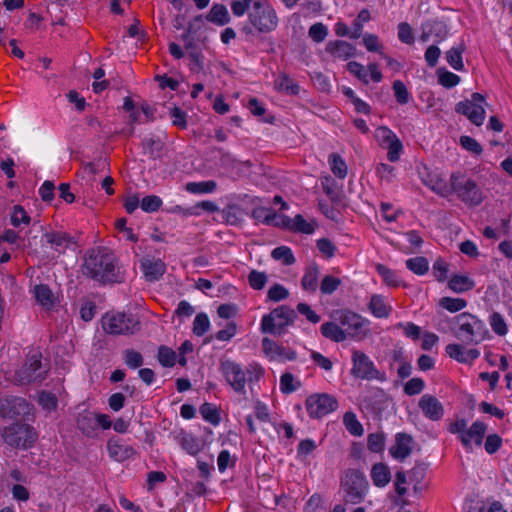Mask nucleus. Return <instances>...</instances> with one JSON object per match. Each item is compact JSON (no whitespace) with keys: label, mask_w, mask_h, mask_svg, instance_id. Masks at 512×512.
I'll use <instances>...</instances> for the list:
<instances>
[{"label":"nucleus","mask_w":512,"mask_h":512,"mask_svg":"<svg viewBox=\"0 0 512 512\" xmlns=\"http://www.w3.org/2000/svg\"><path fill=\"white\" fill-rule=\"evenodd\" d=\"M343 424L347 431L353 436H361L364 432L362 424L354 412L348 411L343 416Z\"/></svg>","instance_id":"nucleus-40"},{"label":"nucleus","mask_w":512,"mask_h":512,"mask_svg":"<svg viewBox=\"0 0 512 512\" xmlns=\"http://www.w3.org/2000/svg\"><path fill=\"white\" fill-rule=\"evenodd\" d=\"M34 297L37 303L45 310L53 309L58 302L57 296H55L51 289L44 284L36 285L34 287Z\"/></svg>","instance_id":"nucleus-30"},{"label":"nucleus","mask_w":512,"mask_h":512,"mask_svg":"<svg viewBox=\"0 0 512 512\" xmlns=\"http://www.w3.org/2000/svg\"><path fill=\"white\" fill-rule=\"evenodd\" d=\"M2 436L8 445L22 448L31 446L37 438L34 429L23 423H15L5 428Z\"/></svg>","instance_id":"nucleus-12"},{"label":"nucleus","mask_w":512,"mask_h":512,"mask_svg":"<svg viewBox=\"0 0 512 512\" xmlns=\"http://www.w3.org/2000/svg\"><path fill=\"white\" fill-rule=\"evenodd\" d=\"M210 328V320L205 313H198L193 322V333L203 336Z\"/></svg>","instance_id":"nucleus-54"},{"label":"nucleus","mask_w":512,"mask_h":512,"mask_svg":"<svg viewBox=\"0 0 512 512\" xmlns=\"http://www.w3.org/2000/svg\"><path fill=\"white\" fill-rule=\"evenodd\" d=\"M158 360L163 366L172 367L176 363V353L166 346H161L158 351Z\"/></svg>","instance_id":"nucleus-60"},{"label":"nucleus","mask_w":512,"mask_h":512,"mask_svg":"<svg viewBox=\"0 0 512 512\" xmlns=\"http://www.w3.org/2000/svg\"><path fill=\"white\" fill-rule=\"evenodd\" d=\"M43 238L45 243L58 253H64L74 243L72 237L63 231L46 232Z\"/></svg>","instance_id":"nucleus-24"},{"label":"nucleus","mask_w":512,"mask_h":512,"mask_svg":"<svg viewBox=\"0 0 512 512\" xmlns=\"http://www.w3.org/2000/svg\"><path fill=\"white\" fill-rule=\"evenodd\" d=\"M162 205V200L156 195H149L141 200V209L145 212L152 213L157 211Z\"/></svg>","instance_id":"nucleus-64"},{"label":"nucleus","mask_w":512,"mask_h":512,"mask_svg":"<svg viewBox=\"0 0 512 512\" xmlns=\"http://www.w3.org/2000/svg\"><path fill=\"white\" fill-rule=\"evenodd\" d=\"M418 405L423 415L431 421H439L444 416L442 403L433 395L424 394Z\"/></svg>","instance_id":"nucleus-21"},{"label":"nucleus","mask_w":512,"mask_h":512,"mask_svg":"<svg viewBox=\"0 0 512 512\" xmlns=\"http://www.w3.org/2000/svg\"><path fill=\"white\" fill-rule=\"evenodd\" d=\"M186 190L192 194L213 193L217 188V183L213 180L201 182H189L186 184Z\"/></svg>","instance_id":"nucleus-42"},{"label":"nucleus","mask_w":512,"mask_h":512,"mask_svg":"<svg viewBox=\"0 0 512 512\" xmlns=\"http://www.w3.org/2000/svg\"><path fill=\"white\" fill-rule=\"evenodd\" d=\"M107 450L110 458L117 462L125 461L131 458L135 453L131 446L116 438H110L108 440Z\"/></svg>","instance_id":"nucleus-26"},{"label":"nucleus","mask_w":512,"mask_h":512,"mask_svg":"<svg viewBox=\"0 0 512 512\" xmlns=\"http://www.w3.org/2000/svg\"><path fill=\"white\" fill-rule=\"evenodd\" d=\"M438 306L450 313H456L467 306V301L463 298L442 297L438 301Z\"/></svg>","instance_id":"nucleus-41"},{"label":"nucleus","mask_w":512,"mask_h":512,"mask_svg":"<svg viewBox=\"0 0 512 512\" xmlns=\"http://www.w3.org/2000/svg\"><path fill=\"white\" fill-rule=\"evenodd\" d=\"M451 194L455 193L457 197L469 206H478L483 201V193L477 183L464 174L456 172L450 176Z\"/></svg>","instance_id":"nucleus-5"},{"label":"nucleus","mask_w":512,"mask_h":512,"mask_svg":"<svg viewBox=\"0 0 512 512\" xmlns=\"http://www.w3.org/2000/svg\"><path fill=\"white\" fill-rule=\"evenodd\" d=\"M262 347L265 355L270 361H293L296 359V352L278 345L276 342L269 338L262 340Z\"/></svg>","instance_id":"nucleus-19"},{"label":"nucleus","mask_w":512,"mask_h":512,"mask_svg":"<svg viewBox=\"0 0 512 512\" xmlns=\"http://www.w3.org/2000/svg\"><path fill=\"white\" fill-rule=\"evenodd\" d=\"M438 81L442 86L446 88H452L459 84L460 77L453 72L447 70H439Z\"/></svg>","instance_id":"nucleus-61"},{"label":"nucleus","mask_w":512,"mask_h":512,"mask_svg":"<svg viewBox=\"0 0 512 512\" xmlns=\"http://www.w3.org/2000/svg\"><path fill=\"white\" fill-rule=\"evenodd\" d=\"M362 43L368 52H375L380 56L384 53V46L379 37L375 34H364L362 37Z\"/></svg>","instance_id":"nucleus-46"},{"label":"nucleus","mask_w":512,"mask_h":512,"mask_svg":"<svg viewBox=\"0 0 512 512\" xmlns=\"http://www.w3.org/2000/svg\"><path fill=\"white\" fill-rule=\"evenodd\" d=\"M405 264L410 271L419 276L425 275L429 270V262L422 256L409 258Z\"/></svg>","instance_id":"nucleus-44"},{"label":"nucleus","mask_w":512,"mask_h":512,"mask_svg":"<svg viewBox=\"0 0 512 512\" xmlns=\"http://www.w3.org/2000/svg\"><path fill=\"white\" fill-rule=\"evenodd\" d=\"M317 448V445L312 439L302 440L297 447V458L304 462L307 457Z\"/></svg>","instance_id":"nucleus-58"},{"label":"nucleus","mask_w":512,"mask_h":512,"mask_svg":"<svg viewBox=\"0 0 512 512\" xmlns=\"http://www.w3.org/2000/svg\"><path fill=\"white\" fill-rule=\"evenodd\" d=\"M445 351L450 358L463 364H472L480 356V351L478 349H467L458 343L448 344Z\"/></svg>","instance_id":"nucleus-22"},{"label":"nucleus","mask_w":512,"mask_h":512,"mask_svg":"<svg viewBox=\"0 0 512 512\" xmlns=\"http://www.w3.org/2000/svg\"><path fill=\"white\" fill-rule=\"evenodd\" d=\"M370 476L376 487L383 488L391 481V472L385 463H376L372 466Z\"/></svg>","instance_id":"nucleus-33"},{"label":"nucleus","mask_w":512,"mask_h":512,"mask_svg":"<svg viewBox=\"0 0 512 512\" xmlns=\"http://www.w3.org/2000/svg\"><path fill=\"white\" fill-rule=\"evenodd\" d=\"M319 275V266L315 263L310 264L304 271V275L301 279V287L305 291L314 293L318 287Z\"/></svg>","instance_id":"nucleus-35"},{"label":"nucleus","mask_w":512,"mask_h":512,"mask_svg":"<svg viewBox=\"0 0 512 512\" xmlns=\"http://www.w3.org/2000/svg\"><path fill=\"white\" fill-rule=\"evenodd\" d=\"M338 321L342 326V331L346 335V339L351 338L356 341H361L370 333V321L355 312L349 310L341 311Z\"/></svg>","instance_id":"nucleus-7"},{"label":"nucleus","mask_w":512,"mask_h":512,"mask_svg":"<svg viewBox=\"0 0 512 512\" xmlns=\"http://www.w3.org/2000/svg\"><path fill=\"white\" fill-rule=\"evenodd\" d=\"M368 309L376 318H388L393 311L388 298L381 294L371 295Z\"/></svg>","instance_id":"nucleus-25"},{"label":"nucleus","mask_w":512,"mask_h":512,"mask_svg":"<svg viewBox=\"0 0 512 512\" xmlns=\"http://www.w3.org/2000/svg\"><path fill=\"white\" fill-rule=\"evenodd\" d=\"M328 33V27L321 22L314 23L308 31L309 37L316 43L323 42Z\"/></svg>","instance_id":"nucleus-53"},{"label":"nucleus","mask_w":512,"mask_h":512,"mask_svg":"<svg viewBox=\"0 0 512 512\" xmlns=\"http://www.w3.org/2000/svg\"><path fill=\"white\" fill-rule=\"evenodd\" d=\"M351 355L352 368L351 374L361 380H379L386 379L385 373L380 372L374 362L364 352L353 349Z\"/></svg>","instance_id":"nucleus-8"},{"label":"nucleus","mask_w":512,"mask_h":512,"mask_svg":"<svg viewBox=\"0 0 512 512\" xmlns=\"http://www.w3.org/2000/svg\"><path fill=\"white\" fill-rule=\"evenodd\" d=\"M275 88L278 91L285 92L287 94H297L299 92V87L294 83V81L287 75H279L274 82Z\"/></svg>","instance_id":"nucleus-45"},{"label":"nucleus","mask_w":512,"mask_h":512,"mask_svg":"<svg viewBox=\"0 0 512 512\" xmlns=\"http://www.w3.org/2000/svg\"><path fill=\"white\" fill-rule=\"evenodd\" d=\"M412 448V437L405 433H398L395 436V443L390 447L389 452L394 459L402 461L411 454Z\"/></svg>","instance_id":"nucleus-23"},{"label":"nucleus","mask_w":512,"mask_h":512,"mask_svg":"<svg viewBox=\"0 0 512 512\" xmlns=\"http://www.w3.org/2000/svg\"><path fill=\"white\" fill-rule=\"evenodd\" d=\"M84 274L102 283L118 282L115 258L102 250L92 251L85 259Z\"/></svg>","instance_id":"nucleus-2"},{"label":"nucleus","mask_w":512,"mask_h":512,"mask_svg":"<svg viewBox=\"0 0 512 512\" xmlns=\"http://www.w3.org/2000/svg\"><path fill=\"white\" fill-rule=\"evenodd\" d=\"M466 47L464 42L453 45L446 53L445 59L447 63L456 71L464 70L463 53Z\"/></svg>","instance_id":"nucleus-34"},{"label":"nucleus","mask_w":512,"mask_h":512,"mask_svg":"<svg viewBox=\"0 0 512 512\" xmlns=\"http://www.w3.org/2000/svg\"><path fill=\"white\" fill-rule=\"evenodd\" d=\"M301 386L300 381L296 380L295 377L289 373L286 372L281 375L280 377V390L284 394H290L292 392H295L297 389H299Z\"/></svg>","instance_id":"nucleus-48"},{"label":"nucleus","mask_w":512,"mask_h":512,"mask_svg":"<svg viewBox=\"0 0 512 512\" xmlns=\"http://www.w3.org/2000/svg\"><path fill=\"white\" fill-rule=\"evenodd\" d=\"M206 18L209 22L218 26H224L230 22L229 12L222 4H214Z\"/></svg>","instance_id":"nucleus-38"},{"label":"nucleus","mask_w":512,"mask_h":512,"mask_svg":"<svg viewBox=\"0 0 512 512\" xmlns=\"http://www.w3.org/2000/svg\"><path fill=\"white\" fill-rule=\"evenodd\" d=\"M220 371L226 383L241 395L246 394L247 383L258 382L264 374L263 368L257 363L243 366L230 359L221 361Z\"/></svg>","instance_id":"nucleus-1"},{"label":"nucleus","mask_w":512,"mask_h":512,"mask_svg":"<svg viewBox=\"0 0 512 512\" xmlns=\"http://www.w3.org/2000/svg\"><path fill=\"white\" fill-rule=\"evenodd\" d=\"M78 428L87 436H94L97 431L96 413L85 410L77 418Z\"/></svg>","instance_id":"nucleus-32"},{"label":"nucleus","mask_w":512,"mask_h":512,"mask_svg":"<svg viewBox=\"0 0 512 512\" xmlns=\"http://www.w3.org/2000/svg\"><path fill=\"white\" fill-rule=\"evenodd\" d=\"M47 368L42 365L41 354L33 352L27 357L24 365L16 372L15 380L21 384L40 382L46 377Z\"/></svg>","instance_id":"nucleus-9"},{"label":"nucleus","mask_w":512,"mask_h":512,"mask_svg":"<svg viewBox=\"0 0 512 512\" xmlns=\"http://www.w3.org/2000/svg\"><path fill=\"white\" fill-rule=\"evenodd\" d=\"M321 333L324 337L335 341L343 342L346 340V335L342 331V326L334 322H326L321 325Z\"/></svg>","instance_id":"nucleus-39"},{"label":"nucleus","mask_w":512,"mask_h":512,"mask_svg":"<svg viewBox=\"0 0 512 512\" xmlns=\"http://www.w3.org/2000/svg\"><path fill=\"white\" fill-rule=\"evenodd\" d=\"M486 431L487 425L477 420L465 430L464 434L461 436L460 442L467 451H471L473 444L476 446L482 445Z\"/></svg>","instance_id":"nucleus-20"},{"label":"nucleus","mask_w":512,"mask_h":512,"mask_svg":"<svg viewBox=\"0 0 512 512\" xmlns=\"http://www.w3.org/2000/svg\"><path fill=\"white\" fill-rule=\"evenodd\" d=\"M375 269L382 278L383 283L391 288H397L404 285L399 273L395 270L388 268L383 264H376Z\"/></svg>","instance_id":"nucleus-36"},{"label":"nucleus","mask_w":512,"mask_h":512,"mask_svg":"<svg viewBox=\"0 0 512 512\" xmlns=\"http://www.w3.org/2000/svg\"><path fill=\"white\" fill-rule=\"evenodd\" d=\"M448 287L455 293H464L475 287V282L466 274H455L448 281Z\"/></svg>","instance_id":"nucleus-37"},{"label":"nucleus","mask_w":512,"mask_h":512,"mask_svg":"<svg viewBox=\"0 0 512 512\" xmlns=\"http://www.w3.org/2000/svg\"><path fill=\"white\" fill-rule=\"evenodd\" d=\"M102 326L110 334H133L139 329V322L123 313H107L102 319Z\"/></svg>","instance_id":"nucleus-11"},{"label":"nucleus","mask_w":512,"mask_h":512,"mask_svg":"<svg viewBox=\"0 0 512 512\" xmlns=\"http://www.w3.org/2000/svg\"><path fill=\"white\" fill-rule=\"evenodd\" d=\"M485 98L480 93H473L471 99L459 102L455 110L457 113L466 116L476 126H481L485 120V109L483 104Z\"/></svg>","instance_id":"nucleus-14"},{"label":"nucleus","mask_w":512,"mask_h":512,"mask_svg":"<svg viewBox=\"0 0 512 512\" xmlns=\"http://www.w3.org/2000/svg\"><path fill=\"white\" fill-rule=\"evenodd\" d=\"M200 413H201L202 417L204 418V420H206L207 422H209L213 425H217L220 421L219 413H218L216 407L213 406L212 404H209V403L203 404L200 408Z\"/></svg>","instance_id":"nucleus-59"},{"label":"nucleus","mask_w":512,"mask_h":512,"mask_svg":"<svg viewBox=\"0 0 512 512\" xmlns=\"http://www.w3.org/2000/svg\"><path fill=\"white\" fill-rule=\"evenodd\" d=\"M176 440L181 448L191 456H196L203 448V443L198 437L183 430L176 435Z\"/></svg>","instance_id":"nucleus-29"},{"label":"nucleus","mask_w":512,"mask_h":512,"mask_svg":"<svg viewBox=\"0 0 512 512\" xmlns=\"http://www.w3.org/2000/svg\"><path fill=\"white\" fill-rule=\"evenodd\" d=\"M346 68L352 75L366 85L369 84L370 81L379 83L383 78L378 64L374 62L369 63L367 67H365L359 62L350 61L347 63Z\"/></svg>","instance_id":"nucleus-16"},{"label":"nucleus","mask_w":512,"mask_h":512,"mask_svg":"<svg viewBox=\"0 0 512 512\" xmlns=\"http://www.w3.org/2000/svg\"><path fill=\"white\" fill-rule=\"evenodd\" d=\"M454 321L457 325L454 335L468 344H478L487 333L484 322L470 313H461Z\"/></svg>","instance_id":"nucleus-4"},{"label":"nucleus","mask_w":512,"mask_h":512,"mask_svg":"<svg viewBox=\"0 0 512 512\" xmlns=\"http://www.w3.org/2000/svg\"><path fill=\"white\" fill-rule=\"evenodd\" d=\"M271 256L273 259L281 261L284 265H292L295 262L292 250L287 246H280L273 249Z\"/></svg>","instance_id":"nucleus-50"},{"label":"nucleus","mask_w":512,"mask_h":512,"mask_svg":"<svg viewBox=\"0 0 512 512\" xmlns=\"http://www.w3.org/2000/svg\"><path fill=\"white\" fill-rule=\"evenodd\" d=\"M375 139L378 144L383 148L392 140L397 138V135L388 127L381 126L375 130Z\"/></svg>","instance_id":"nucleus-55"},{"label":"nucleus","mask_w":512,"mask_h":512,"mask_svg":"<svg viewBox=\"0 0 512 512\" xmlns=\"http://www.w3.org/2000/svg\"><path fill=\"white\" fill-rule=\"evenodd\" d=\"M280 226L286 227L294 232L312 234L315 230L316 223L314 221H307L302 215H296L292 219L282 216Z\"/></svg>","instance_id":"nucleus-27"},{"label":"nucleus","mask_w":512,"mask_h":512,"mask_svg":"<svg viewBox=\"0 0 512 512\" xmlns=\"http://www.w3.org/2000/svg\"><path fill=\"white\" fill-rule=\"evenodd\" d=\"M123 359L125 364L131 369L139 368L143 364L142 355L133 349L125 350Z\"/></svg>","instance_id":"nucleus-63"},{"label":"nucleus","mask_w":512,"mask_h":512,"mask_svg":"<svg viewBox=\"0 0 512 512\" xmlns=\"http://www.w3.org/2000/svg\"><path fill=\"white\" fill-rule=\"evenodd\" d=\"M141 269L146 280L154 282L165 273V264L160 259L146 258L141 262Z\"/></svg>","instance_id":"nucleus-28"},{"label":"nucleus","mask_w":512,"mask_h":512,"mask_svg":"<svg viewBox=\"0 0 512 512\" xmlns=\"http://www.w3.org/2000/svg\"><path fill=\"white\" fill-rule=\"evenodd\" d=\"M370 18V12L367 9H363L359 12L357 18L352 22V39H358L362 36L363 25L369 22Z\"/></svg>","instance_id":"nucleus-49"},{"label":"nucleus","mask_w":512,"mask_h":512,"mask_svg":"<svg viewBox=\"0 0 512 512\" xmlns=\"http://www.w3.org/2000/svg\"><path fill=\"white\" fill-rule=\"evenodd\" d=\"M306 409L311 418H322L338 407L337 399L326 393L312 394L306 399Z\"/></svg>","instance_id":"nucleus-13"},{"label":"nucleus","mask_w":512,"mask_h":512,"mask_svg":"<svg viewBox=\"0 0 512 512\" xmlns=\"http://www.w3.org/2000/svg\"><path fill=\"white\" fill-rule=\"evenodd\" d=\"M268 281V276L265 272L252 270L248 274V283L254 290H261L265 287Z\"/></svg>","instance_id":"nucleus-52"},{"label":"nucleus","mask_w":512,"mask_h":512,"mask_svg":"<svg viewBox=\"0 0 512 512\" xmlns=\"http://www.w3.org/2000/svg\"><path fill=\"white\" fill-rule=\"evenodd\" d=\"M383 148L387 150V158L390 162H397L400 159L403 145L398 137Z\"/></svg>","instance_id":"nucleus-57"},{"label":"nucleus","mask_w":512,"mask_h":512,"mask_svg":"<svg viewBox=\"0 0 512 512\" xmlns=\"http://www.w3.org/2000/svg\"><path fill=\"white\" fill-rule=\"evenodd\" d=\"M341 285V280L337 277L326 275L320 285V291L322 294H332Z\"/></svg>","instance_id":"nucleus-62"},{"label":"nucleus","mask_w":512,"mask_h":512,"mask_svg":"<svg viewBox=\"0 0 512 512\" xmlns=\"http://www.w3.org/2000/svg\"><path fill=\"white\" fill-rule=\"evenodd\" d=\"M356 47L344 40L329 41L325 46V53L333 61H347L356 56Z\"/></svg>","instance_id":"nucleus-17"},{"label":"nucleus","mask_w":512,"mask_h":512,"mask_svg":"<svg viewBox=\"0 0 512 512\" xmlns=\"http://www.w3.org/2000/svg\"><path fill=\"white\" fill-rule=\"evenodd\" d=\"M199 208H201L205 211H208V212H215L218 210V207L214 202L206 200V201H202V202L198 203L196 206L191 207V208L184 209L181 206H176L175 211L180 212L183 215H198L199 213L197 210Z\"/></svg>","instance_id":"nucleus-47"},{"label":"nucleus","mask_w":512,"mask_h":512,"mask_svg":"<svg viewBox=\"0 0 512 512\" xmlns=\"http://www.w3.org/2000/svg\"><path fill=\"white\" fill-rule=\"evenodd\" d=\"M251 217L257 222L267 225L280 226L281 215H278L273 209L266 207H255L251 212Z\"/></svg>","instance_id":"nucleus-31"},{"label":"nucleus","mask_w":512,"mask_h":512,"mask_svg":"<svg viewBox=\"0 0 512 512\" xmlns=\"http://www.w3.org/2000/svg\"><path fill=\"white\" fill-rule=\"evenodd\" d=\"M328 163L336 177L343 179L347 176V165L340 155L332 153L328 157Z\"/></svg>","instance_id":"nucleus-43"},{"label":"nucleus","mask_w":512,"mask_h":512,"mask_svg":"<svg viewBox=\"0 0 512 512\" xmlns=\"http://www.w3.org/2000/svg\"><path fill=\"white\" fill-rule=\"evenodd\" d=\"M422 183L436 194L442 197L451 195L450 184L448 185L442 175L436 171L429 170L426 166L418 169Z\"/></svg>","instance_id":"nucleus-15"},{"label":"nucleus","mask_w":512,"mask_h":512,"mask_svg":"<svg viewBox=\"0 0 512 512\" xmlns=\"http://www.w3.org/2000/svg\"><path fill=\"white\" fill-rule=\"evenodd\" d=\"M30 413L29 404L20 397L0 399V415L4 418H15Z\"/></svg>","instance_id":"nucleus-18"},{"label":"nucleus","mask_w":512,"mask_h":512,"mask_svg":"<svg viewBox=\"0 0 512 512\" xmlns=\"http://www.w3.org/2000/svg\"><path fill=\"white\" fill-rule=\"evenodd\" d=\"M296 313L288 306H279L266 314L261 319V331L263 333L281 335L286 328L294 323Z\"/></svg>","instance_id":"nucleus-6"},{"label":"nucleus","mask_w":512,"mask_h":512,"mask_svg":"<svg viewBox=\"0 0 512 512\" xmlns=\"http://www.w3.org/2000/svg\"><path fill=\"white\" fill-rule=\"evenodd\" d=\"M289 297V291L281 284H273L268 292L267 299L271 302H279Z\"/></svg>","instance_id":"nucleus-56"},{"label":"nucleus","mask_w":512,"mask_h":512,"mask_svg":"<svg viewBox=\"0 0 512 512\" xmlns=\"http://www.w3.org/2000/svg\"><path fill=\"white\" fill-rule=\"evenodd\" d=\"M342 487L345 492L346 501L356 504L364 498L368 482L362 472L349 470L342 480Z\"/></svg>","instance_id":"nucleus-10"},{"label":"nucleus","mask_w":512,"mask_h":512,"mask_svg":"<svg viewBox=\"0 0 512 512\" xmlns=\"http://www.w3.org/2000/svg\"><path fill=\"white\" fill-rule=\"evenodd\" d=\"M278 16L267 0H256L248 13V25L242 31L251 34L253 29L258 33H270L278 26Z\"/></svg>","instance_id":"nucleus-3"},{"label":"nucleus","mask_w":512,"mask_h":512,"mask_svg":"<svg viewBox=\"0 0 512 512\" xmlns=\"http://www.w3.org/2000/svg\"><path fill=\"white\" fill-rule=\"evenodd\" d=\"M489 323L492 328V330L499 336H504L508 332L507 324L503 318V316L498 313L494 312L489 317Z\"/></svg>","instance_id":"nucleus-51"}]
</instances>
